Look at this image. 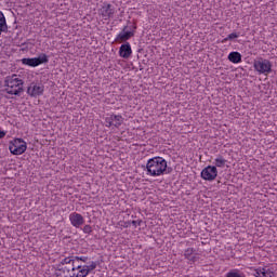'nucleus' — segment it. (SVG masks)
<instances>
[{
  "label": "nucleus",
  "mask_w": 277,
  "mask_h": 277,
  "mask_svg": "<svg viewBox=\"0 0 277 277\" xmlns=\"http://www.w3.org/2000/svg\"><path fill=\"white\" fill-rule=\"evenodd\" d=\"M236 38H239V34L232 32L226 38H224L222 42H228V40H235Z\"/></svg>",
  "instance_id": "6ab92c4d"
},
{
  "label": "nucleus",
  "mask_w": 277,
  "mask_h": 277,
  "mask_svg": "<svg viewBox=\"0 0 277 277\" xmlns=\"http://www.w3.org/2000/svg\"><path fill=\"white\" fill-rule=\"evenodd\" d=\"M82 230L85 235H90L92 233V225H84Z\"/></svg>",
  "instance_id": "412c9836"
},
{
  "label": "nucleus",
  "mask_w": 277,
  "mask_h": 277,
  "mask_svg": "<svg viewBox=\"0 0 277 277\" xmlns=\"http://www.w3.org/2000/svg\"><path fill=\"white\" fill-rule=\"evenodd\" d=\"M137 29V26H124L122 31L117 36L116 42H127V40H131L133 36H135V30Z\"/></svg>",
  "instance_id": "423d86ee"
},
{
  "label": "nucleus",
  "mask_w": 277,
  "mask_h": 277,
  "mask_svg": "<svg viewBox=\"0 0 277 277\" xmlns=\"http://www.w3.org/2000/svg\"><path fill=\"white\" fill-rule=\"evenodd\" d=\"M69 222L75 228H81V226L85 224V219L83 217V215L77 212H72L69 214Z\"/></svg>",
  "instance_id": "9b49d317"
},
{
  "label": "nucleus",
  "mask_w": 277,
  "mask_h": 277,
  "mask_svg": "<svg viewBox=\"0 0 277 277\" xmlns=\"http://www.w3.org/2000/svg\"><path fill=\"white\" fill-rule=\"evenodd\" d=\"M25 81L18 75L8 76L4 80V92L12 96H21L25 90L23 89Z\"/></svg>",
  "instance_id": "f03ea898"
},
{
  "label": "nucleus",
  "mask_w": 277,
  "mask_h": 277,
  "mask_svg": "<svg viewBox=\"0 0 277 277\" xmlns=\"http://www.w3.org/2000/svg\"><path fill=\"white\" fill-rule=\"evenodd\" d=\"M228 60L233 64H239L241 62V54L239 52H230L228 55Z\"/></svg>",
  "instance_id": "2eb2a0df"
},
{
  "label": "nucleus",
  "mask_w": 277,
  "mask_h": 277,
  "mask_svg": "<svg viewBox=\"0 0 277 277\" xmlns=\"http://www.w3.org/2000/svg\"><path fill=\"white\" fill-rule=\"evenodd\" d=\"M184 256L188 261H194V248L186 249L185 252H184Z\"/></svg>",
  "instance_id": "a211bd4d"
},
{
  "label": "nucleus",
  "mask_w": 277,
  "mask_h": 277,
  "mask_svg": "<svg viewBox=\"0 0 277 277\" xmlns=\"http://www.w3.org/2000/svg\"><path fill=\"white\" fill-rule=\"evenodd\" d=\"M132 54H133V50L131 49V43L126 42L121 44L119 49L120 57H123V60H129V57H131Z\"/></svg>",
  "instance_id": "ddd939ff"
},
{
  "label": "nucleus",
  "mask_w": 277,
  "mask_h": 277,
  "mask_svg": "<svg viewBox=\"0 0 277 277\" xmlns=\"http://www.w3.org/2000/svg\"><path fill=\"white\" fill-rule=\"evenodd\" d=\"M3 137H5V132L0 131V138H3Z\"/></svg>",
  "instance_id": "5701e85b"
},
{
  "label": "nucleus",
  "mask_w": 277,
  "mask_h": 277,
  "mask_svg": "<svg viewBox=\"0 0 277 277\" xmlns=\"http://www.w3.org/2000/svg\"><path fill=\"white\" fill-rule=\"evenodd\" d=\"M11 155H23L27 150V143L23 138H14L9 143Z\"/></svg>",
  "instance_id": "39448f33"
},
{
  "label": "nucleus",
  "mask_w": 277,
  "mask_h": 277,
  "mask_svg": "<svg viewBox=\"0 0 277 277\" xmlns=\"http://www.w3.org/2000/svg\"><path fill=\"white\" fill-rule=\"evenodd\" d=\"M27 94L34 98H36V96H41V94H44V85L31 82L27 88Z\"/></svg>",
  "instance_id": "1a4fd4ad"
},
{
  "label": "nucleus",
  "mask_w": 277,
  "mask_h": 277,
  "mask_svg": "<svg viewBox=\"0 0 277 277\" xmlns=\"http://www.w3.org/2000/svg\"><path fill=\"white\" fill-rule=\"evenodd\" d=\"M88 263V256H68L62 260L55 271L56 277H87L90 272L96 269V262Z\"/></svg>",
  "instance_id": "f257e3e1"
},
{
  "label": "nucleus",
  "mask_w": 277,
  "mask_h": 277,
  "mask_svg": "<svg viewBox=\"0 0 277 277\" xmlns=\"http://www.w3.org/2000/svg\"><path fill=\"white\" fill-rule=\"evenodd\" d=\"M253 67L260 75H269L272 72V62L267 58L260 57L254 61Z\"/></svg>",
  "instance_id": "20e7f679"
},
{
  "label": "nucleus",
  "mask_w": 277,
  "mask_h": 277,
  "mask_svg": "<svg viewBox=\"0 0 277 277\" xmlns=\"http://www.w3.org/2000/svg\"><path fill=\"white\" fill-rule=\"evenodd\" d=\"M49 63V56L47 54H40L39 57L35 58H23L22 64H25L26 66H31L32 68H36V66H40V64H48Z\"/></svg>",
  "instance_id": "0eeeda50"
},
{
  "label": "nucleus",
  "mask_w": 277,
  "mask_h": 277,
  "mask_svg": "<svg viewBox=\"0 0 277 277\" xmlns=\"http://www.w3.org/2000/svg\"><path fill=\"white\" fill-rule=\"evenodd\" d=\"M146 170L149 176H162L168 170V161L162 157H154L147 161Z\"/></svg>",
  "instance_id": "7ed1b4c3"
},
{
  "label": "nucleus",
  "mask_w": 277,
  "mask_h": 277,
  "mask_svg": "<svg viewBox=\"0 0 277 277\" xmlns=\"http://www.w3.org/2000/svg\"><path fill=\"white\" fill-rule=\"evenodd\" d=\"M226 277H246V275H243V273L233 271V272L227 273Z\"/></svg>",
  "instance_id": "aec40b11"
},
{
  "label": "nucleus",
  "mask_w": 277,
  "mask_h": 277,
  "mask_svg": "<svg viewBox=\"0 0 277 277\" xmlns=\"http://www.w3.org/2000/svg\"><path fill=\"white\" fill-rule=\"evenodd\" d=\"M133 226H140L142 221H132Z\"/></svg>",
  "instance_id": "4be33fe9"
},
{
  "label": "nucleus",
  "mask_w": 277,
  "mask_h": 277,
  "mask_svg": "<svg viewBox=\"0 0 277 277\" xmlns=\"http://www.w3.org/2000/svg\"><path fill=\"white\" fill-rule=\"evenodd\" d=\"M100 14L105 21L111 18L114 14H116V9L109 3H104V5L100 9Z\"/></svg>",
  "instance_id": "f8f14e48"
},
{
  "label": "nucleus",
  "mask_w": 277,
  "mask_h": 277,
  "mask_svg": "<svg viewBox=\"0 0 277 277\" xmlns=\"http://www.w3.org/2000/svg\"><path fill=\"white\" fill-rule=\"evenodd\" d=\"M201 179L203 181H215L217 179V168L208 166L201 171Z\"/></svg>",
  "instance_id": "6e6552de"
},
{
  "label": "nucleus",
  "mask_w": 277,
  "mask_h": 277,
  "mask_svg": "<svg viewBox=\"0 0 277 277\" xmlns=\"http://www.w3.org/2000/svg\"><path fill=\"white\" fill-rule=\"evenodd\" d=\"M2 31H8V24L5 23V15L0 11V36Z\"/></svg>",
  "instance_id": "dca6fc26"
},
{
  "label": "nucleus",
  "mask_w": 277,
  "mask_h": 277,
  "mask_svg": "<svg viewBox=\"0 0 277 277\" xmlns=\"http://www.w3.org/2000/svg\"><path fill=\"white\" fill-rule=\"evenodd\" d=\"M254 272L255 277H274V272L269 271L267 267L256 268Z\"/></svg>",
  "instance_id": "4468645a"
},
{
  "label": "nucleus",
  "mask_w": 277,
  "mask_h": 277,
  "mask_svg": "<svg viewBox=\"0 0 277 277\" xmlns=\"http://www.w3.org/2000/svg\"><path fill=\"white\" fill-rule=\"evenodd\" d=\"M105 122L106 127H116V129H118V127H121L122 122H124V118H122L120 115H110L109 117L105 118Z\"/></svg>",
  "instance_id": "9d476101"
},
{
  "label": "nucleus",
  "mask_w": 277,
  "mask_h": 277,
  "mask_svg": "<svg viewBox=\"0 0 277 277\" xmlns=\"http://www.w3.org/2000/svg\"><path fill=\"white\" fill-rule=\"evenodd\" d=\"M214 168H224V166H226V160L224 158V156H217L214 159Z\"/></svg>",
  "instance_id": "f3484780"
}]
</instances>
